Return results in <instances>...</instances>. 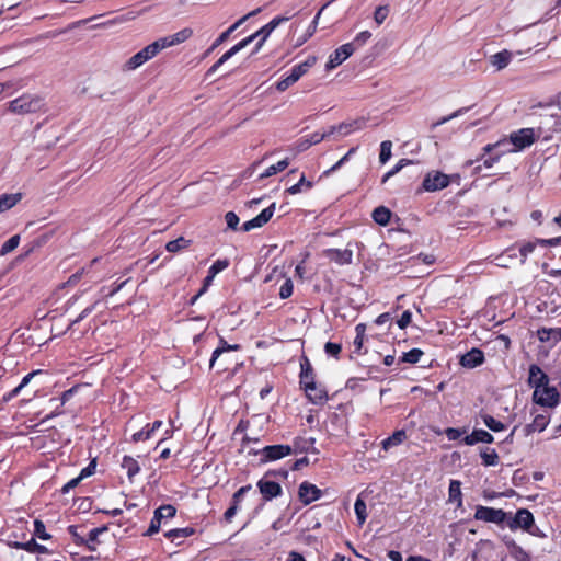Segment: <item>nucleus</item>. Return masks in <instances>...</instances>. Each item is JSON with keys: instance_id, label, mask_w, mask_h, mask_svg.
Listing matches in <instances>:
<instances>
[{"instance_id": "f257e3e1", "label": "nucleus", "mask_w": 561, "mask_h": 561, "mask_svg": "<svg viewBox=\"0 0 561 561\" xmlns=\"http://www.w3.org/2000/svg\"><path fill=\"white\" fill-rule=\"evenodd\" d=\"M9 112L16 115L38 113L45 110L44 99L37 94L25 93L8 103Z\"/></svg>"}, {"instance_id": "f03ea898", "label": "nucleus", "mask_w": 561, "mask_h": 561, "mask_svg": "<svg viewBox=\"0 0 561 561\" xmlns=\"http://www.w3.org/2000/svg\"><path fill=\"white\" fill-rule=\"evenodd\" d=\"M533 401L545 408H556L560 403V394L556 387L543 386L534 390Z\"/></svg>"}, {"instance_id": "7ed1b4c3", "label": "nucleus", "mask_w": 561, "mask_h": 561, "mask_svg": "<svg viewBox=\"0 0 561 561\" xmlns=\"http://www.w3.org/2000/svg\"><path fill=\"white\" fill-rule=\"evenodd\" d=\"M159 45L156 41L131 56L125 64L126 70H135L159 54Z\"/></svg>"}, {"instance_id": "20e7f679", "label": "nucleus", "mask_w": 561, "mask_h": 561, "mask_svg": "<svg viewBox=\"0 0 561 561\" xmlns=\"http://www.w3.org/2000/svg\"><path fill=\"white\" fill-rule=\"evenodd\" d=\"M477 520L500 525L507 518V514L501 508L478 505L474 513Z\"/></svg>"}, {"instance_id": "39448f33", "label": "nucleus", "mask_w": 561, "mask_h": 561, "mask_svg": "<svg viewBox=\"0 0 561 561\" xmlns=\"http://www.w3.org/2000/svg\"><path fill=\"white\" fill-rule=\"evenodd\" d=\"M449 183V175L439 171H431L425 175L422 187L426 192H435L447 187Z\"/></svg>"}, {"instance_id": "423d86ee", "label": "nucleus", "mask_w": 561, "mask_h": 561, "mask_svg": "<svg viewBox=\"0 0 561 561\" xmlns=\"http://www.w3.org/2000/svg\"><path fill=\"white\" fill-rule=\"evenodd\" d=\"M507 527L511 530L522 528L525 531H530L535 523L533 514L526 508H519L513 517L506 518Z\"/></svg>"}, {"instance_id": "0eeeda50", "label": "nucleus", "mask_w": 561, "mask_h": 561, "mask_svg": "<svg viewBox=\"0 0 561 561\" xmlns=\"http://www.w3.org/2000/svg\"><path fill=\"white\" fill-rule=\"evenodd\" d=\"M534 415V419L531 423L524 426L523 432L525 436H529L535 432H542L547 428V426L550 423V412L547 410H543L541 412L535 410L531 412Z\"/></svg>"}, {"instance_id": "6e6552de", "label": "nucleus", "mask_w": 561, "mask_h": 561, "mask_svg": "<svg viewBox=\"0 0 561 561\" xmlns=\"http://www.w3.org/2000/svg\"><path fill=\"white\" fill-rule=\"evenodd\" d=\"M536 133L534 128H522L510 136L511 142L515 147V151H520L531 146L536 140Z\"/></svg>"}, {"instance_id": "1a4fd4ad", "label": "nucleus", "mask_w": 561, "mask_h": 561, "mask_svg": "<svg viewBox=\"0 0 561 561\" xmlns=\"http://www.w3.org/2000/svg\"><path fill=\"white\" fill-rule=\"evenodd\" d=\"M351 245L352 243L348 242L347 248L343 250L334 248L325 249L323 255L337 265H350L353 263V250L350 248Z\"/></svg>"}, {"instance_id": "9d476101", "label": "nucleus", "mask_w": 561, "mask_h": 561, "mask_svg": "<svg viewBox=\"0 0 561 561\" xmlns=\"http://www.w3.org/2000/svg\"><path fill=\"white\" fill-rule=\"evenodd\" d=\"M192 35L193 30L191 27H185L172 35H168L157 39L156 43L159 45V49L161 51L162 49L176 46L186 42Z\"/></svg>"}, {"instance_id": "9b49d317", "label": "nucleus", "mask_w": 561, "mask_h": 561, "mask_svg": "<svg viewBox=\"0 0 561 561\" xmlns=\"http://www.w3.org/2000/svg\"><path fill=\"white\" fill-rule=\"evenodd\" d=\"M355 51L354 44H344L336 48L330 56L325 64L327 70H332L345 61Z\"/></svg>"}, {"instance_id": "f8f14e48", "label": "nucleus", "mask_w": 561, "mask_h": 561, "mask_svg": "<svg viewBox=\"0 0 561 561\" xmlns=\"http://www.w3.org/2000/svg\"><path fill=\"white\" fill-rule=\"evenodd\" d=\"M262 461H275L293 454V447L289 445H270L261 451Z\"/></svg>"}, {"instance_id": "ddd939ff", "label": "nucleus", "mask_w": 561, "mask_h": 561, "mask_svg": "<svg viewBox=\"0 0 561 561\" xmlns=\"http://www.w3.org/2000/svg\"><path fill=\"white\" fill-rule=\"evenodd\" d=\"M275 207H276L275 203H272L268 207L263 209L256 217L245 221L242 225V230L244 232H248V231H250L252 229L263 227L273 217L274 211H275Z\"/></svg>"}, {"instance_id": "4468645a", "label": "nucleus", "mask_w": 561, "mask_h": 561, "mask_svg": "<svg viewBox=\"0 0 561 561\" xmlns=\"http://www.w3.org/2000/svg\"><path fill=\"white\" fill-rule=\"evenodd\" d=\"M322 496V491L314 484L304 481L298 489V497L304 505H309Z\"/></svg>"}, {"instance_id": "2eb2a0df", "label": "nucleus", "mask_w": 561, "mask_h": 561, "mask_svg": "<svg viewBox=\"0 0 561 561\" xmlns=\"http://www.w3.org/2000/svg\"><path fill=\"white\" fill-rule=\"evenodd\" d=\"M268 476L265 474L264 478L259 480L257 488L265 501H271L274 497H277L282 494V486L279 483L267 480Z\"/></svg>"}, {"instance_id": "dca6fc26", "label": "nucleus", "mask_w": 561, "mask_h": 561, "mask_svg": "<svg viewBox=\"0 0 561 561\" xmlns=\"http://www.w3.org/2000/svg\"><path fill=\"white\" fill-rule=\"evenodd\" d=\"M290 20V16H275L267 24L262 26L259 31L251 34L249 37H253V42L256 38L262 39V42H265L268 36L272 34V32L279 26L282 23H285Z\"/></svg>"}, {"instance_id": "f3484780", "label": "nucleus", "mask_w": 561, "mask_h": 561, "mask_svg": "<svg viewBox=\"0 0 561 561\" xmlns=\"http://www.w3.org/2000/svg\"><path fill=\"white\" fill-rule=\"evenodd\" d=\"M261 11L260 8L251 11L247 15L239 19L236 23H233L231 26H229L225 32H222L216 41L213 43L211 47L209 48L208 53L217 48L219 45H221L225 41L228 39V37L240 26L242 25L250 16H253L257 14Z\"/></svg>"}, {"instance_id": "a211bd4d", "label": "nucleus", "mask_w": 561, "mask_h": 561, "mask_svg": "<svg viewBox=\"0 0 561 561\" xmlns=\"http://www.w3.org/2000/svg\"><path fill=\"white\" fill-rule=\"evenodd\" d=\"M484 362V354L480 348L473 347L460 357V365L465 368H476Z\"/></svg>"}, {"instance_id": "6ab92c4d", "label": "nucleus", "mask_w": 561, "mask_h": 561, "mask_svg": "<svg viewBox=\"0 0 561 561\" xmlns=\"http://www.w3.org/2000/svg\"><path fill=\"white\" fill-rule=\"evenodd\" d=\"M306 396L313 404H323L328 400V393L323 386L314 382L304 388Z\"/></svg>"}, {"instance_id": "aec40b11", "label": "nucleus", "mask_w": 561, "mask_h": 561, "mask_svg": "<svg viewBox=\"0 0 561 561\" xmlns=\"http://www.w3.org/2000/svg\"><path fill=\"white\" fill-rule=\"evenodd\" d=\"M528 383L530 387L534 388V390H536L538 388L549 385V378L539 366L531 365L529 367Z\"/></svg>"}, {"instance_id": "412c9836", "label": "nucleus", "mask_w": 561, "mask_h": 561, "mask_svg": "<svg viewBox=\"0 0 561 561\" xmlns=\"http://www.w3.org/2000/svg\"><path fill=\"white\" fill-rule=\"evenodd\" d=\"M537 337L540 342L551 343L552 345L561 341V328H541L537 331Z\"/></svg>"}, {"instance_id": "4be33fe9", "label": "nucleus", "mask_w": 561, "mask_h": 561, "mask_svg": "<svg viewBox=\"0 0 561 561\" xmlns=\"http://www.w3.org/2000/svg\"><path fill=\"white\" fill-rule=\"evenodd\" d=\"M366 121L364 118L355 119L353 122H344L336 125L337 135L344 137L353 131L360 130L365 127Z\"/></svg>"}, {"instance_id": "5701e85b", "label": "nucleus", "mask_w": 561, "mask_h": 561, "mask_svg": "<svg viewBox=\"0 0 561 561\" xmlns=\"http://www.w3.org/2000/svg\"><path fill=\"white\" fill-rule=\"evenodd\" d=\"M316 60L313 56L308 57L304 62L294 66L288 75L297 82L316 64Z\"/></svg>"}, {"instance_id": "b1692460", "label": "nucleus", "mask_w": 561, "mask_h": 561, "mask_svg": "<svg viewBox=\"0 0 561 561\" xmlns=\"http://www.w3.org/2000/svg\"><path fill=\"white\" fill-rule=\"evenodd\" d=\"M512 57L513 54L510 50L504 49L492 55L490 57V62L496 70H502L508 66V64L512 60Z\"/></svg>"}, {"instance_id": "393cba45", "label": "nucleus", "mask_w": 561, "mask_h": 561, "mask_svg": "<svg viewBox=\"0 0 561 561\" xmlns=\"http://www.w3.org/2000/svg\"><path fill=\"white\" fill-rule=\"evenodd\" d=\"M324 140V135H320V131H314L309 136L299 139L296 144L297 152H302L310 148L312 145H317Z\"/></svg>"}, {"instance_id": "a878e982", "label": "nucleus", "mask_w": 561, "mask_h": 561, "mask_svg": "<svg viewBox=\"0 0 561 561\" xmlns=\"http://www.w3.org/2000/svg\"><path fill=\"white\" fill-rule=\"evenodd\" d=\"M505 545L508 549L510 556L515 561H530L529 554L513 539H505Z\"/></svg>"}, {"instance_id": "bb28decb", "label": "nucleus", "mask_w": 561, "mask_h": 561, "mask_svg": "<svg viewBox=\"0 0 561 561\" xmlns=\"http://www.w3.org/2000/svg\"><path fill=\"white\" fill-rule=\"evenodd\" d=\"M22 198L21 193L2 194L0 196V214L14 207Z\"/></svg>"}, {"instance_id": "cd10ccee", "label": "nucleus", "mask_w": 561, "mask_h": 561, "mask_svg": "<svg viewBox=\"0 0 561 561\" xmlns=\"http://www.w3.org/2000/svg\"><path fill=\"white\" fill-rule=\"evenodd\" d=\"M405 438H407L405 431L398 430L391 436H389L382 440V443H381L382 448L385 450H389L390 448L402 444Z\"/></svg>"}, {"instance_id": "c85d7f7f", "label": "nucleus", "mask_w": 561, "mask_h": 561, "mask_svg": "<svg viewBox=\"0 0 561 561\" xmlns=\"http://www.w3.org/2000/svg\"><path fill=\"white\" fill-rule=\"evenodd\" d=\"M219 344L220 345L213 352V355H211V358H210V362H209L210 368L214 367L216 360L219 358V356L224 352L237 351V350L240 348V345H238V344H228L224 339H220Z\"/></svg>"}, {"instance_id": "c756f323", "label": "nucleus", "mask_w": 561, "mask_h": 561, "mask_svg": "<svg viewBox=\"0 0 561 561\" xmlns=\"http://www.w3.org/2000/svg\"><path fill=\"white\" fill-rule=\"evenodd\" d=\"M461 484L457 480H451L448 489V500L449 502H456L457 506L460 507L462 505V494H461Z\"/></svg>"}, {"instance_id": "7c9ffc66", "label": "nucleus", "mask_w": 561, "mask_h": 561, "mask_svg": "<svg viewBox=\"0 0 561 561\" xmlns=\"http://www.w3.org/2000/svg\"><path fill=\"white\" fill-rule=\"evenodd\" d=\"M122 468L126 471L129 479H133L140 470L138 461L130 456H124Z\"/></svg>"}, {"instance_id": "2f4dec72", "label": "nucleus", "mask_w": 561, "mask_h": 561, "mask_svg": "<svg viewBox=\"0 0 561 561\" xmlns=\"http://www.w3.org/2000/svg\"><path fill=\"white\" fill-rule=\"evenodd\" d=\"M390 217L391 211L385 206H379L373 211V219L380 226H387L390 221Z\"/></svg>"}, {"instance_id": "473e14b6", "label": "nucleus", "mask_w": 561, "mask_h": 561, "mask_svg": "<svg viewBox=\"0 0 561 561\" xmlns=\"http://www.w3.org/2000/svg\"><path fill=\"white\" fill-rule=\"evenodd\" d=\"M106 530H107L106 526L91 529L88 535V539L87 540L84 539L83 545H85L90 551H95L99 536L101 534L105 533Z\"/></svg>"}, {"instance_id": "72a5a7b5", "label": "nucleus", "mask_w": 561, "mask_h": 561, "mask_svg": "<svg viewBox=\"0 0 561 561\" xmlns=\"http://www.w3.org/2000/svg\"><path fill=\"white\" fill-rule=\"evenodd\" d=\"M482 463L486 467L496 466L499 463V455L493 448H483L480 451Z\"/></svg>"}, {"instance_id": "f704fd0d", "label": "nucleus", "mask_w": 561, "mask_h": 561, "mask_svg": "<svg viewBox=\"0 0 561 561\" xmlns=\"http://www.w3.org/2000/svg\"><path fill=\"white\" fill-rule=\"evenodd\" d=\"M354 511L359 526H363L367 519V506L364 500L358 496L354 504Z\"/></svg>"}, {"instance_id": "c9c22d12", "label": "nucleus", "mask_w": 561, "mask_h": 561, "mask_svg": "<svg viewBox=\"0 0 561 561\" xmlns=\"http://www.w3.org/2000/svg\"><path fill=\"white\" fill-rule=\"evenodd\" d=\"M313 186V183L309 180H307L305 178V175H301V178L299 179V181L291 185L289 188H287V192L290 194V195H296V194H299L301 192H306V191H309L311 190Z\"/></svg>"}, {"instance_id": "e433bc0d", "label": "nucleus", "mask_w": 561, "mask_h": 561, "mask_svg": "<svg viewBox=\"0 0 561 561\" xmlns=\"http://www.w3.org/2000/svg\"><path fill=\"white\" fill-rule=\"evenodd\" d=\"M481 419L484 423V425L491 430L492 432H502V431H505L506 430V424H504L503 422L494 419L493 416L489 415V414H482L481 415Z\"/></svg>"}, {"instance_id": "4c0bfd02", "label": "nucleus", "mask_w": 561, "mask_h": 561, "mask_svg": "<svg viewBox=\"0 0 561 561\" xmlns=\"http://www.w3.org/2000/svg\"><path fill=\"white\" fill-rule=\"evenodd\" d=\"M289 165V159L286 158V159H283L280 161H278L276 164H273L271 167H268L261 175H260V179H265V178H268V176H272L278 172H282L283 170H285L287 167Z\"/></svg>"}, {"instance_id": "58836bf2", "label": "nucleus", "mask_w": 561, "mask_h": 561, "mask_svg": "<svg viewBox=\"0 0 561 561\" xmlns=\"http://www.w3.org/2000/svg\"><path fill=\"white\" fill-rule=\"evenodd\" d=\"M20 244V236L14 234L10 239H8L0 249V255L4 256L15 250Z\"/></svg>"}, {"instance_id": "ea45409f", "label": "nucleus", "mask_w": 561, "mask_h": 561, "mask_svg": "<svg viewBox=\"0 0 561 561\" xmlns=\"http://www.w3.org/2000/svg\"><path fill=\"white\" fill-rule=\"evenodd\" d=\"M190 244V241L186 240L185 238L183 237H180L175 240H172V241H169L165 245V249L167 251L171 252V253H175L182 249H185L187 248Z\"/></svg>"}, {"instance_id": "a19ab883", "label": "nucleus", "mask_w": 561, "mask_h": 561, "mask_svg": "<svg viewBox=\"0 0 561 561\" xmlns=\"http://www.w3.org/2000/svg\"><path fill=\"white\" fill-rule=\"evenodd\" d=\"M392 142L390 140H385L380 144V153L379 161L385 164L391 158Z\"/></svg>"}, {"instance_id": "79ce46f5", "label": "nucleus", "mask_w": 561, "mask_h": 561, "mask_svg": "<svg viewBox=\"0 0 561 561\" xmlns=\"http://www.w3.org/2000/svg\"><path fill=\"white\" fill-rule=\"evenodd\" d=\"M423 355V352L419 348H412L409 352L403 353L401 362L416 364Z\"/></svg>"}, {"instance_id": "37998d69", "label": "nucleus", "mask_w": 561, "mask_h": 561, "mask_svg": "<svg viewBox=\"0 0 561 561\" xmlns=\"http://www.w3.org/2000/svg\"><path fill=\"white\" fill-rule=\"evenodd\" d=\"M538 239L536 241H529V242H525L523 243L520 247H519V254H520V263L524 264L527 256L533 253V251L535 250L536 245L538 244Z\"/></svg>"}, {"instance_id": "c03bdc74", "label": "nucleus", "mask_w": 561, "mask_h": 561, "mask_svg": "<svg viewBox=\"0 0 561 561\" xmlns=\"http://www.w3.org/2000/svg\"><path fill=\"white\" fill-rule=\"evenodd\" d=\"M410 163H412V161L409 160V159H401V160H399L398 163L382 176L381 182L386 183L390 178H392L398 172H400L403 167H405V165H408Z\"/></svg>"}, {"instance_id": "a18cd8bd", "label": "nucleus", "mask_w": 561, "mask_h": 561, "mask_svg": "<svg viewBox=\"0 0 561 561\" xmlns=\"http://www.w3.org/2000/svg\"><path fill=\"white\" fill-rule=\"evenodd\" d=\"M194 533L192 528H176L169 530L165 536L170 538L171 540H175L178 538H185L191 536Z\"/></svg>"}, {"instance_id": "49530a36", "label": "nucleus", "mask_w": 561, "mask_h": 561, "mask_svg": "<svg viewBox=\"0 0 561 561\" xmlns=\"http://www.w3.org/2000/svg\"><path fill=\"white\" fill-rule=\"evenodd\" d=\"M154 513L162 522L164 518H172L175 515L176 510L173 505H162L157 508Z\"/></svg>"}, {"instance_id": "de8ad7c7", "label": "nucleus", "mask_w": 561, "mask_h": 561, "mask_svg": "<svg viewBox=\"0 0 561 561\" xmlns=\"http://www.w3.org/2000/svg\"><path fill=\"white\" fill-rule=\"evenodd\" d=\"M228 265H229L228 260H217L216 262H214L213 265L208 270L209 278H214L218 273L226 270L228 267Z\"/></svg>"}, {"instance_id": "09e8293b", "label": "nucleus", "mask_w": 561, "mask_h": 561, "mask_svg": "<svg viewBox=\"0 0 561 561\" xmlns=\"http://www.w3.org/2000/svg\"><path fill=\"white\" fill-rule=\"evenodd\" d=\"M365 330H366V328H365V324H363V323L357 324L355 328L356 336L354 340V345L357 351H359L363 346L364 337H365Z\"/></svg>"}, {"instance_id": "8fccbe9b", "label": "nucleus", "mask_w": 561, "mask_h": 561, "mask_svg": "<svg viewBox=\"0 0 561 561\" xmlns=\"http://www.w3.org/2000/svg\"><path fill=\"white\" fill-rule=\"evenodd\" d=\"M148 427H149V425H147L142 430L134 433L133 436H131V442L133 443H138V442H141V440L150 439L153 434L150 432V430Z\"/></svg>"}, {"instance_id": "3c124183", "label": "nucleus", "mask_w": 561, "mask_h": 561, "mask_svg": "<svg viewBox=\"0 0 561 561\" xmlns=\"http://www.w3.org/2000/svg\"><path fill=\"white\" fill-rule=\"evenodd\" d=\"M388 14H389L388 5H380L375 10L374 20L378 25H380L385 22Z\"/></svg>"}, {"instance_id": "603ef678", "label": "nucleus", "mask_w": 561, "mask_h": 561, "mask_svg": "<svg viewBox=\"0 0 561 561\" xmlns=\"http://www.w3.org/2000/svg\"><path fill=\"white\" fill-rule=\"evenodd\" d=\"M323 9L324 7L316 14L314 19L311 21L306 33L304 34V41H308L316 33L319 24V19Z\"/></svg>"}, {"instance_id": "864d4df0", "label": "nucleus", "mask_w": 561, "mask_h": 561, "mask_svg": "<svg viewBox=\"0 0 561 561\" xmlns=\"http://www.w3.org/2000/svg\"><path fill=\"white\" fill-rule=\"evenodd\" d=\"M341 350H342V346L339 343L327 342L325 345H324L325 354L329 355V356H333L335 358L339 357V355L341 353Z\"/></svg>"}, {"instance_id": "5fc2aeb1", "label": "nucleus", "mask_w": 561, "mask_h": 561, "mask_svg": "<svg viewBox=\"0 0 561 561\" xmlns=\"http://www.w3.org/2000/svg\"><path fill=\"white\" fill-rule=\"evenodd\" d=\"M294 285L291 279H286L285 283L280 286L279 297L282 299H287L293 295Z\"/></svg>"}, {"instance_id": "6e6d98bb", "label": "nucleus", "mask_w": 561, "mask_h": 561, "mask_svg": "<svg viewBox=\"0 0 561 561\" xmlns=\"http://www.w3.org/2000/svg\"><path fill=\"white\" fill-rule=\"evenodd\" d=\"M371 33L369 31H363L356 35L351 44H354L355 49L363 46L369 38Z\"/></svg>"}, {"instance_id": "4d7b16f0", "label": "nucleus", "mask_w": 561, "mask_h": 561, "mask_svg": "<svg viewBox=\"0 0 561 561\" xmlns=\"http://www.w3.org/2000/svg\"><path fill=\"white\" fill-rule=\"evenodd\" d=\"M478 439V443L491 444L494 442V437L488 431L484 430H473Z\"/></svg>"}, {"instance_id": "13d9d810", "label": "nucleus", "mask_w": 561, "mask_h": 561, "mask_svg": "<svg viewBox=\"0 0 561 561\" xmlns=\"http://www.w3.org/2000/svg\"><path fill=\"white\" fill-rule=\"evenodd\" d=\"M299 379H300L299 380L300 386L304 389L305 387L316 382L314 371L313 373H300Z\"/></svg>"}, {"instance_id": "bf43d9fd", "label": "nucleus", "mask_w": 561, "mask_h": 561, "mask_svg": "<svg viewBox=\"0 0 561 561\" xmlns=\"http://www.w3.org/2000/svg\"><path fill=\"white\" fill-rule=\"evenodd\" d=\"M225 220H226V224H227V227L232 229V230H236L238 228V225H239V217L237 216L236 213L233 211H228L226 215H225Z\"/></svg>"}, {"instance_id": "052dcab7", "label": "nucleus", "mask_w": 561, "mask_h": 561, "mask_svg": "<svg viewBox=\"0 0 561 561\" xmlns=\"http://www.w3.org/2000/svg\"><path fill=\"white\" fill-rule=\"evenodd\" d=\"M468 111V107H462V108H459L457 111H455L454 113H451L450 115L448 116H444L443 118H440L438 122H436L433 127H436V126H439V125H443L447 122H449L450 119L453 118H456L460 115H462L463 113H466Z\"/></svg>"}, {"instance_id": "680f3d73", "label": "nucleus", "mask_w": 561, "mask_h": 561, "mask_svg": "<svg viewBox=\"0 0 561 561\" xmlns=\"http://www.w3.org/2000/svg\"><path fill=\"white\" fill-rule=\"evenodd\" d=\"M233 56V54L229 50H227L208 70V73H214L217 71V69L222 66L228 59H230Z\"/></svg>"}, {"instance_id": "e2e57ef3", "label": "nucleus", "mask_w": 561, "mask_h": 561, "mask_svg": "<svg viewBox=\"0 0 561 561\" xmlns=\"http://www.w3.org/2000/svg\"><path fill=\"white\" fill-rule=\"evenodd\" d=\"M296 82L291 79V77L289 75H287L286 77H284L282 80H279L277 83H276V89L279 91V92H284L286 91L289 87L294 85Z\"/></svg>"}, {"instance_id": "0e129e2a", "label": "nucleus", "mask_w": 561, "mask_h": 561, "mask_svg": "<svg viewBox=\"0 0 561 561\" xmlns=\"http://www.w3.org/2000/svg\"><path fill=\"white\" fill-rule=\"evenodd\" d=\"M35 534L43 540L49 539V535L45 530V525L42 520L34 522Z\"/></svg>"}, {"instance_id": "69168bd1", "label": "nucleus", "mask_w": 561, "mask_h": 561, "mask_svg": "<svg viewBox=\"0 0 561 561\" xmlns=\"http://www.w3.org/2000/svg\"><path fill=\"white\" fill-rule=\"evenodd\" d=\"M160 527H161V520L154 514L152 519H151V522H150V526H149V528L146 531V535L147 536H152L153 534H157L159 531Z\"/></svg>"}, {"instance_id": "338daca9", "label": "nucleus", "mask_w": 561, "mask_h": 561, "mask_svg": "<svg viewBox=\"0 0 561 561\" xmlns=\"http://www.w3.org/2000/svg\"><path fill=\"white\" fill-rule=\"evenodd\" d=\"M253 42V37H245L243 38L242 41H240L239 43H237L234 46H232L230 48V51L233 54V56L236 54H238L240 50H242L243 48H245L247 46H249L251 43Z\"/></svg>"}, {"instance_id": "774afa93", "label": "nucleus", "mask_w": 561, "mask_h": 561, "mask_svg": "<svg viewBox=\"0 0 561 561\" xmlns=\"http://www.w3.org/2000/svg\"><path fill=\"white\" fill-rule=\"evenodd\" d=\"M412 319V313L409 310H405L399 320L397 321V324L400 329H405L410 323Z\"/></svg>"}]
</instances>
